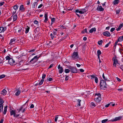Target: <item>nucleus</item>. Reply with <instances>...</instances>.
Segmentation results:
<instances>
[{
  "label": "nucleus",
  "instance_id": "obj_14",
  "mask_svg": "<svg viewBox=\"0 0 123 123\" xmlns=\"http://www.w3.org/2000/svg\"><path fill=\"white\" fill-rule=\"evenodd\" d=\"M19 9L21 11V12H24L25 11V9L24 8V6L22 5L20 6Z\"/></svg>",
  "mask_w": 123,
  "mask_h": 123
},
{
  "label": "nucleus",
  "instance_id": "obj_30",
  "mask_svg": "<svg viewBox=\"0 0 123 123\" xmlns=\"http://www.w3.org/2000/svg\"><path fill=\"white\" fill-rule=\"evenodd\" d=\"M25 61L24 60H21L19 62V63L21 64V65L22 66L23 64L25 62Z\"/></svg>",
  "mask_w": 123,
  "mask_h": 123
},
{
  "label": "nucleus",
  "instance_id": "obj_53",
  "mask_svg": "<svg viewBox=\"0 0 123 123\" xmlns=\"http://www.w3.org/2000/svg\"><path fill=\"white\" fill-rule=\"evenodd\" d=\"M95 82L96 83H97L98 82V78L96 77L95 78Z\"/></svg>",
  "mask_w": 123,
  "mask_h": 123
},
{
  "label": "nucleus",
  "instance_id": "obj_16",
  "mask_svg": "<svg viewBox=\"0 0 123 123\" xmlns=\"http://www.w3.org/2000/svg\"><path fill=\"white\" fill-rule=\"evenodd\" d=\"M120 2L119 0H115L112 3L113 5H116L118 4Z\"/></svg>",
  "mask_w": 123,
  "mask_h": 123
},
{
  "label": "nucleus",
  "instance_id": "obj_12",
  "mask_svg": "<svg viewBox=\"0 0 123 123\" xmlns=\"http://www.w3.org/2000/svg\"><path fill=\"white\" fill-rule=\"evenodd\" d=\"M97 10L99 11L102 12L104 11V9L103 8L102 6H98L97 8Z\"/></svg>",
  "mask_w": 123,
  "mask_h": 123
},
{
  "label": "nucleus",
  "instance_id": "obj_52",
  "mask_svg": "<svg viewBox=\"0 0 123 123\" xmlns=\"http://www.w3.org/2000/svg\"><path fill=\"white\" fill-rule=\"evenodd\" d=\"M47 80L49 81H51L52 80H53V79L52 78H50L49 79L47 78Z\"/></svg>",
  "mask_w": 123,
  "mask_h": 123
},
{
  "label": "nucleus",
  "instance_id": "obj_20",
  "mask_svg": "<svg viewBox=\"0 0 123 123\" xmlns=\"http://www.w3.org/2000/svg\"><path fill=\"white\" fill-rule=\"evenodd\" d=\"M96 30V28H93L90 30L89 32L90 33H92L94 31H95Z\"/></svg>",
  "mask_w": 123,
  "mask_h": 123
},
{
  "label": "nucleus",
  "instance_id": "obj_19",
  "mask_svg": "<svg viewBox=\"0 0 123 123\" xmlns=\"http://www.w3.org/2000/svg\"><path fill=\"white\" fill-rule=\"evenodd\" d=\"M6 91L5 89H4L1 92V93L3 95H5L6 94Z\"/></svg>",
  "mask_w": 123,
  "mask_h": 123
},
{
  "label": "nucleus",
  "instance_id": "obj_23",
  "mask_svg": "<svg viewBox=\"0 0 123 123\" xmlns=\"http://www.w3.org/2000/svg\"><path fill=\"white\" fill-rule=\"evenodd\" d=\"M118 41L119 42H121L123 40V35L119 37L118 39Z\"/></svg>",
  "mask_w": 123,
  "mask_h": 123
},
{
  "label": "nucleus",
  "instance_id": "obj_50",
  "mask_svg": "<svg viewBox=\"0 0 123 123\" xmlns=\"http://www.w3.org/2000/svg\"><path fill=\"white\" fill-rule=\"evenodd\" d=\"M23 106H24V105H23V106H21L20 107V108L18 109V112H20V111H21L22 110V109L23 108Z\"/></svg>",
  "mask_w": 123,
  "mask_h": 123
},
{
  "label": "nucleus",
  "instance_id": "obj_58",
  "mask_svg": "<svg viewBox=\"0 0 123 123\" xmlns=\"http://www.w3.org/2000/svg\"><path fill=\"white\" fill-rule=\"evenodd\" d=\"M115 30V28H112L110 30V31L111 32H113V31H114Z\"/></svg>",
  "mask_w": 123,
  "mask_h": 123
},
{
  "label": "nucleus",
  "instance_id": "obj_41",
  "mask_svg": "<svg viewBox=\"0 0 123 123\" xmlns=\"http://www.w3.org/2000/svg\"><path fill=\"white\" fill-rule=\"evenodd\" d=\"M34 23L36 25H38L39 24L38 22L36 20H35L34 21Z\"/></svg>",
  "mask_w": 123,
  "mask_h": 123
},
{
  "label": "nucleus",
  "instance_id": "obj_42",
  "mask_svg": "<svg viewBox=\"0 0 123 123\" xmlns=\"http://www.w3.org/2000/svg\"><path fill=\"white\" fill-rule=\"evenodd\" d=\"M90 76L91 77V79H92L93 78H95L96 77H95V75H90Z\"/></svg>",
  "mask_w": 123,
  "mask_h": 123
},
{
  "label": "nucleus",
  "instance_id": "obj_2",
  "mask_svg": "<svg viewBox=\"0 0 123 123\" xmlns=\"http://www.w3.org/2000/svg\"><path fill=\"white\" fill-rule=\"evenodd\" d=\"M72 59L77 60L79 59V56L77 52H74L71 55Z\"/></svg>",
  "mask_w": 123,
  "mask_h": 123
},
{
  "label": "nucleus",
  "instance_id": "obj_54",
  "mask_svg": "<svg viewBox=\"0 0 123 123\" xmlns=\"http://www.w3.org/2000/svg\"><path fill=\"white\" fill-rule=\"evenodd\" d=\"M35 49H34L32 50H31L30 51H29L28 52L29 53H30V52H33L35 51Z\"/></svg>",
  "mask_w": 123,
  "mask_h": 123
},
{
  "label": "nucleus",
  "instance_id": "obj_46",
  "mask_svg": "<svg viewBox=\"0 0 123 123\" xmlns=\"http://www.w3.org/2000/svg\"><path fill=\"white\" fill-rule=\"evenodd\" d=\"M38 3L36 1L33 4V5L34 7H35L36 5V6L37 5Z\"/></svg>",
  "mask_w": 123,
  "mask_h": 123
},
{
  "label": "nucleus",
  "instance_id": "obj_59",
  "mask_svg": "<svg viewBox=\"0 0 123 123\" xmlns=\"http://www.w3.org/2000/svg\"><path fill=\"white\" fill-rule=\"evenodd\" d=\"M5 3V2H0V6H2Z\"/></svg>",
  "mask_w": 123,
  "mask_h": 123
},
{
  "label": "nucleus",
  "instance_id": "obj_49",
  "mask_svg": "<svg viewBox=\"0 0 123 123\" xmlns=\"http://www.w3.org/2000/svg\"><path fill=\"white\" fill-rule=\"evenodd\" d=\"M111 43V42L110 41L109 42V43H108L107 44H106L105 46V47H108L109 44Z\"/></svg>",
  "mask_w": 123,
  "mask_h": 123
},
{
  "label": "nucleus",
  "instance_id": "obj_60",
  "mask_svg": "<svg viewBox=\"0 0 123 123\" xmlns=\"http://www.w3.org/2000/svg\"><path fill=\"white\" fill-rule=\"evenodd\" d=\"M6 111H7V109H4V112H3V114H5L6 113Z\"/></svg>",
  "mask_w": 123,
  "mask_h": 123
},
{
  "label": "nucleus",
  "instance_id": "obj_48",
  "mask_svg": "<svg viewBox=\"0 0 123 123\" xmlns=\"http://www.w3.org/2000/svg\"><path fill=\"white\" fill-rule=\"evenodd\" d=\"M59 27H60V28H62L63 29H65L66 28L65 27L63 26V25H60L59 26Z\"/></svg>",
  "mask_w": 123,
  "mask_h": 123
},
{
  "label": "nucleus",
  "instance_id": "obj_4",
  "mask_svg": "<svg viewBox=\"0 0 123 123\" xmlns=\"http://www.w3.org/2000/svg\"><path fill=\"white\" fill-rule=\"evenodd\" d=\"M68 68L70 69V71L72 73H76L78 72L77 69L75 67L69 66Z\"/></svg>",
  "mask_w": 123,
  "mask_h": 123
},
{
  "label": "nucleus",
  "instance_id": "obj_62",
  "mask_svg": "<svg viewBox=\"0 0 123 123\" xmlns=\"http://www.w3.org/2000/svg\"><path fill=\"white\" fill-rule=\"evenodd\" d=\"M53 65H54L53 64H51L49 66V67L48 68H51L53 66Z\"/></svg>",
  "mask_w": 123,
  "mask_h": 123
},
{
  "label": "nucleus",
  "instance_id": "obj_10",
  "mask_svg": "<svg viewBox=\"0 0 123 123\" xmlns=\"http://www.w3.org/2000/svg\"><path fill=\"white\" fill-rule=\"evenodd\" d=\"M6 29V27H0V33L2 32H3Z\"/></svg>",
  "mask_w": 123,
  "mask_h": 123
},
{
  "label": "nucleus",
  "instance_id": "obj_5",
  "mask_svg": "<svg viewBox=\"0 0 123 123\" xmlns=\"http://www.w3.org/2000/svg\"><path fill=\"white\" fill-rule=\"evenodd\" d=\"M95 95H97L99 97H98V98H95L94 99L95 101L97 103H99L101 101V99L100 94L99 93H96L95 94Z\"/></svg>",
  "mask_w": 123,
  "mask_h": 123
},
{
  "label": "nucleus",
  "instance_id": "obj_15",
  "mask_svg": "<svg viewBox=\"0 0 123 123\" xmlns=\"http://www.w3.org/2000/svg\"><path fill=\"white\" fill-rule=\"evenodd\" d=\"M86 11L85 8L81 9H80V14H82L86 12Z\"/></svg>",
  "mask_w": 123,
  "mask_h": 123
},
{
  "label": "nucleus",
  "instance_id": "obj_8",
  "mask_svg": "<svg viewBox=\"0 0 123 123\" xmlns=\"http://www.w3.org/2000/svg\"><path fill=\"white\" fill-rule=\"evenodd\" d=\"M44 17L45 18V20L44 21V22L45 23H46L48 20V12H45V13Z\"/></svg>",
  "mask_w": 123,
  "mask_h": 123
},
{
  "label": "nucleus",
  "instance_id": "obj_57",
  "mask_svg": "<svg viewBox=\"0 0 123 123\" xmlns=\"http://www.w3.org/2000/svg\"><path fill=\"white\" fill-rule=\"evenodd\" d=\"M27 5H29L30 4V0H28L27 1Z\"/></svg>",
  "mask_w": 123,
  "mask_h": 123
},
{
  "label": "nucleus",
  "instance_id": "obj_21",
  "mask_svg": "<svg viewBox=\"0 0 123 123\" xmlns=\"http://www.w3.org/2000/svg\"><path fill=\"white\" fill-rule=\"evenodd\" d=\"M59 69V72L60 74L62 73L64 71L62 67H61V68Z\"/></svg>",
  "mask_w": 123,
  "mask_h": 123
},
{
  "label": "nucleus",
  "instance_id": "obj_43",
  "mask_svg": "<svg viewBox=\"0 0 123 123\" xmlns=\"http://www.w3.org/2000/svg\"><path fill=\"white\" fill-rule=\"evenodd\" d=\"M5 75L4 74H2L0 76V79H1L5 77Z\"/></svg>",
  "mask_w": 123,
  "mask_h": 123
},
{
  "label": "nucleus",
  "instance_id": "obj_3",
  "mask_svg": "<svg viewBox=\"0 0 123 123\" xmlns=\"http://www.w3.org/2000/svg\"><path fill=\"white\" fill-rule=\"evenodd\" d=\"M41 55L37 56H35L33 58H32L29 62V63H35L36 61L40 57Z\"/></svg>",
  "mask_w": 123,
  "mask_h": 123
},
{
  "label": "nucleus",
  "instance_id": "obj_47",
  "mask_svg": "<svg viewBox=\"0 0 123 123\" xmlns=\"http://www.w3.org/2000/svg\"><path fill=\"white\" fill-rule=\"evenodd\" d=\"M120 9H118L116 10V14H119L120 12Z\"/></svg>",
  "mask_w": 123,
  "mask_h": 123
},
{
  "label": "nucleus",
  "instance_id": "obj_22",
  "mask_svg": "<svg viewBox=\"0 0 123 123\" xmlns=\"http://www.w3.org/2000/svg\"><path fill=\"white\" fill-rule=\"evenodd\" d=\"M16 40V39L15 38H14L13 39H11L10 40V43H14Z\"/></svg>",
  "mask_w": 123,
  "mask_h": 123
},
{
  "label": "nucleus",
  "instance_id": "obj_13",
  "mask_svg": "<svg viewBox=\"0 0 123 123\" xmlns=\"http://www.w3.org/2000/svg\"><path fill=\"white\" fill-rule=\"evenodd\" d=\"M11 116L13 115V117L15 116L16 113V111L15 110H12L10 111Z\"/></svg>",
  "mask_w": 123,
  "mask_h": 123
},
{
  "label": "nucleus",
  "instance_id": "obj_56",
  "mask_svg": "<svg viewBox=\"0 0 123 123\" xmlns=\"http://www.w3.org/2000/svg\"><path fill=\"white\" fill-rule=\"evenodd\" d=\"M65 76H66L65 80L66 81H67L68 79V77L69 76L65 75Z\"/></svg>",
  "mask_w": 123,
  "mask_h": 123
},
{
  "label": "nucleus",
  "instance_id": "obj_18",
  "mask_svg": "<svg viewBox=\"0 0 123 123\" xmlns=\"http://www.w3.org/2000/svg\"><path fill=\"white\" fill-rule=\"evenodd\" d=\"M123 26V24H121L119 25L118 28L116 29L117 31H118L120 30Z\"/></svg>",
  "mask_w": 123,
  "mask_h": 123
},
{
  "label": "nucleus",
  "instance_id": "obj_61",
  "mask_svg": "<svg viewBox=\"0 0 123 123\" xmlns=\"http://www.w3.org/2000/svg\"><path fill=\"white\" fill-rule=\"evenodd\" d=\"M38 38V37H37V36H35L33 38V39L35 40L36 39H37Z\"/></svg>",
  "mask_w": 123,
  "mask_h": 123
},
{
  "label": "nucleus",
  "instance_id": "obj_64",
  "mask_svg": "<svg viewBox=\"0 0 123 123\" xmlns=\"http://www.w3.org/2000/svg\"><path fill=\"white\" fill-rule=\"evenodd\" d=\"M43 6V5L42 4H40L38 7V8H41L42 6Z\"/></svg>",
  "mask_w": 123,
  "mask_h": 123
},
{
  "label": "nucleus",
  "instance_id": "obj_36",
  "mask_svg": "<svg viewBox=\"0 0 123 123\" xmlns=\"http://www.w3.org/2000/svg\"><path fill=\"white\" fill-rule=\"evenodd\" d=\"M108 119H106L103 120L102 121V123H105L106 122L108 121Z\"/></svg>",
  "mask_w": 123,
  "mask_h": 123
},
{
  "label": "nucleus",
  "instance_id": "obj_1",
  "mask_svg": "<svg viewBox=\"0 0 123 123\" xmlns=\"http://www.w3.org/2000/svg\"><path fill=\"white\" fill-rule=\"evenodd\" d=\"M100 87L101 89L105 90L107 88L106 82L103 80H101L100 81Z\"/></svg>",
  "mask_w": 123,
  "mask_h": 123
},
{
  "label": "nucleus",
  "instance_id": "obj_55",
  "mask_svg": "<svg viewBox=\"0 0 123 123\" xmlns=\"http://www.w3.org/2000/svg\"><path fill=\"white\" fill-rule=\"evenodd\" d=\"M55 20V18H51V21L52 22H54Z\"/></svg>",
  "mask_w": 123,
  "mask_h": 123
},
{
  "label": "nucleus",
  "instance_id": "obj_33",
  "mask_svg": "<svg viewBox=\"0 0 123 123\" xmlns=\"http://www.w3.org/2000/svg\"><path fill=\"white\" fill-rule=\"evenodd\" d=\"M101 54V52L99 50H98L97 52V55H100Z\"/></svg>",
  "mask_w": 123,
  "mask_h": 123
},
{
  "label": "nucleus",
  "instance_id": "obj_11",
  "mask_svg": "<svg viewBox=\"0 0 123 123\" xmlns=\"http://www.w3.org/2000/svg\"><path fill=\"white\" fill-rule=\"evenodd\" d=\"M103 35L106 37H110L111 35L110 33L108 31H105L103 33Z\"/></svg>",
  "mask_w": 123,
  "mask_h": 123
},
{
  "label": "nucleus",
  "instance_id": "obj_37",
  "mask_svg": "<svg viewBox=\"0 0 123 123\" xmlns=\"http://www.w3.org/2000/svg\"><path fill=\"white\" fill-rule=\"evenodd\" d=\"M46 75L45 74H43L42 75V80H43L45 78Z\"/></svg>",
  "mask_w": 123,
  "mask_h": 123
},
{
  "label": "nucleus",
  "instance_id": "obj_25",
  "mask_svg": "<svg viewBox=\"0 0 123 123\" xmlns=\"http://www.w3.org/2000/svg\"><path fill=\"white\" fill-rule=\"evenodd\" d=\"M13 18L14 21L16 20L17 18V16L16 15H14L13 16Z\"/></svg>",
  "mask_w": 123,
  "mask_h": 123
},
{
  "label": "nucleus",
  "instance_id": "obj_32",
  "mask_svg": "<svg viewBox=\"0 0 123 123\" xmlns=\"http://www.w3.org/2000/svg\"><path fill=\"white\" fill-rule=\"evenodd\" d=\"M70 71V70L68 69H65L64 70L65 72L67 73H69Z\"/></svg>",
  "mask_w": 123,
  "mask_h": 123
},
{
  "label": "nucleus",
  "instance_id": "obj_34",
  "mask_svg": "<svg viewBox=\"0 0 123 123\" xmlns=\"http://www.w3.org/2000/svg\"><path fill=\"white\" fill-rule=\"evenodd\" d=\"M90 105L92 106L95 107L96 106V105L93 102H92L91 103Z\"/></svg>",
  "mask_w": 123,
  "mask_h": 123
},
{
  "label": "nucleus",
  "instance_id": "obj_31",
  "mask_svg": "<svg viewBox=\"0 0 123 123\" xmlns=\"http://www.w3.org/2000/svg\"><path fill=\"white\" fill-rule=\"evenodd\" d=\"M18 6L16 5L14 6L13 8L14 9L16 10L18 9Z\"/></svg>",
  "mask_w": 123,
  "mask_h": 123
},
{
  "label": "nucleus",
  "instance_id": "obj_63",
  "mask_svg": "<svg viewBox=\"0 0 123 123\" xmlns=\"http://www.w3.org/2000/svg\"><path fill=\"white\" fill-rule=\"evenodd\" d=\"M58 117L57 116H56L55 118V122H56Z\"/></svg>",
  "mask_w": 123,
  "mask_h": 123
},
{
  "label": "nucleus",
  "instance_id": "obj_40",
  "mask_svg": "<svg viewBox=\"0 0 123 123\" xmlns=\"http://www.w3.org/2000/svg\"><path fill=\"white\" fill-rule=\"evenodd\" d=\"M57 31H53V34L54 36H55L57 35Z\"/></svg>",
  "mask_w": 123,
  "mask_h": 123
},
{
  "label": "nucleus",
  "instance_id": "obj_44",
  "mask_svg": "<svg viewBox=\"0 0 123 123\" xmlns=\"http://www.w3.org/2000/svg\"><path fill=\"white\" fill-rule=\"evenodd\" d=\"M11 58L9 56H7L6 57V60H9Z\"/></svg>",
  "mask_w": 123,
  "mask_h": 123
},
{
  "label": "nucleus",
  "instance_id": "obj_27",
  "mask_svg": "<svg viewBox=\"0 0 123 123\" xmlns=\"http://www.w3.org/2000/svg\"><path fill=\"white\" fill-rule=\"evenodd\" d=\"M4 102V100L1 98H0V105H3V104Z\"/></svg>",
  "mask_w": 123,
  "mask_h": 123
},
{
  "label": "nucleus",
  "instance_id": "obj_51",
  "mask_svg": "<svg viewBox=\"0 0 123 123\" xmlns=\"http://www.w3.org/2000/svg\"><path fill=\"white\" fill-rule=\"evenodd\" d=\"M118 42H119V41H118V39H117L116 41L115 42V45H114V46L115 47V48H116V46L117 45V43H118Z\"/></svg>",
  "mask_w": 123,
  "mask_h": 123
},
{
  "label": "nucleus",
  "instance_id": "obj_29",
  "mask_svg": "<svg viewBox=\"0 0 123 123\" xmlns=\"http://www.w3.org/2000/svg\"><path fill=\"white\" fill-rule=\"evenodd\" d=\"M103 42V41L102 40H101L100 41H99L98 42V43L99 45H100L102 44Z\"/></svg>",
  "mask_w": 123,
  "mask_h": 123
},
{
  "label": "nucleus",
  "instance_id": "obj_7",
  "mask_svg": "<svg viewBox=\"0 0 123 123\" xmlns=\"http://www.w3.org/2000/svg\"><path fill=\"white\" fill-rule=\"evenodd\" d=\"M123 117V116H121L118 117H116L114 119L111 120V121L112 122H113L119 121Z\"/></svg>",
  "mask_w": 123,
  "mask_h": 123
},
{
  "label": "nucleus",
  "instance_id": "obj_38",
  "mask_svg": "<svg viewBox=\"0 0 123 123\" xmlns=\"http://www.w3.org/2000/svg\"><path fill=\"white\" fill-rule=\"evenodd\" d=\"M50 36H51V38L52 39H53L54 37H55L53 35V34L52 33L50 34Z\"/></svg>",
  "mask_w": 123,
  "mask_h": 123
},
{
  "label": "nucleus",
  "instance_id": "obj_28",
  "mask_svg": "<svg viewBox=\"0 0 123 123\" xmlns=\"http://www.w3.org/2000/svg\"><path fill=\"white\" fill-rule=\"evenodd\" d=\"M20 93V90H18L17 91V92L16 93L15 95L16 96H18L19 94Z\"/></svg>",
  "mask_w": 123,
  "mask_h": 123
},
{
  "label": "nucleus",
  "instance_id": "obj_6",
  "mask_svg": "<svg viewBox=\"0 0 123 123\" xmlns=\"http://www.w3.org/2000/svg\"><path fill=\"white\" fill-rule=\"evenodd\" d=\"M8 62L12 66L13 65H15L16 64L15 61H13L12 58H11L8 60Z\"/></svg>",
  "mask_w": 123,
  "mask_h": 123
},
{
  "label": "nucleus",
  "instance_id": "obj_39",
  "mask_svg": "<svg viewBox=\"0 0 123 123\" xmlns=\"http://www.w3.org/2000/svg\"><path fill=\"white\" fill-rule=\"evenodd\" d=\"M102 77H103V79L104 80H107V79L106 78H105V77L104 76V73H103V74L102 75Z\"/></svg>",
  "mask_w": 123,
  "mask_h": 123
},
{
  "label": "nucleus",
  "instance_id": "obj_26",
  "mask_svg": "<svg viewBox=\"0 0 123 123\" xmlns=\"http://www.w3.org/2000/svg\"><path fill=\"white\" fill-rule=\"evenodd\" d=\"M44 81V80H41L38 83V85L39 86L43 84Z\"/></svg>",
  "mask_w": 123,
  "mask_h": 123
},
{
  "label": "nucleus",
  "instance_id": "obj_35",
  "mask_svg": "<svg viewBox=\"0 0 123 123\" xmlns=\"http://www.w3.org/2000/svg\"><path fill=\"white\" fill-rule=\"evenodd\" d=\"M39 27H38L36 28V29L34 30V31L36 32L38 31H39Z\"/></svg>",
  "mask_w": 123,
  "mask_h": 123
},
{
  "label": "nucleus",
  "instance_id": "obj_9",
  "mask_svg": "<svg viewBox=\"0 0 123 123\" xmlns=\"http://www.w3.org/2000/svg\"><path fill=\"white\" fill-rule=\"evenodd\" d=\"M113 61V63L114 64L117 63L118 64V61L117 59V57L115 55V56L113 57L112 59Z\"/></svg>",
  "mask_w": 123,
  "mask_h": 123
},
{
  "label": "nucleus",
  "instance_id": "obj_24",
  "mask_svg": "<svg viewBox=\"0 0 123 123\" xmlns=\"http://www.w3.org/2000/svg\"><path fill=\"white\" fill-rule=\"evenodd\" d=\"M77 101L78 102V104L77 105V106L78 107H80L81 105L80 102L81 101V100L79 99H78L77 100Z\"/></svg>",
  "mask_w": 123,
  "mask_h": 123
},
{
  "label": "nucleus",
  "instance_id": "obj_17",
  "mask_svg": "<svg viewBox=\"0 0 123 123\" xmlns=\"http://www.w3.org/2000/svg\"><path fill=\"white\" fill-rule=\"evenodd\" d=\"M25 29H26L25 31V33L27 34L28 32L30 29V27L28 26H26Z\"/></svg>",
  "mask_w": 123,
  "mask_h": 123
},
{
  "label": "nucleus",
  "instance_id": "obj_45",
  "mask_svg": "<svg viewBox=\"0 0 123 123\" xmlns=\"http://www.w3.org/2000/svg\"><path fill=\"white\" fill-rule=\"evenodd\" d=\"M82 32L83 33H85V32L87 33V29H85L84 30H83V31H82Z\"/></svg>",
  "mask_w": 123,
  "mask_h": 123
}]
</instances>
